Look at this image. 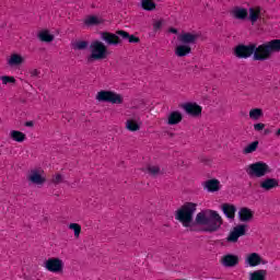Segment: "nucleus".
I'll return each instance as SVG.
<instances>
[{
	"mask_svg": "<svg viewBox=\"0 0 280 280\" xmlns=\"http://www.w3.org/2000/svg\"><path fill=\"white\" fill-rule=\"evenodd\" d=\"M222 264L225 268H233L234 266H237V264H240V257L233 254H228L223 256Z\"/></svg>",
	"mask_w": 280,
	"mask_h": 280,
	"instance_id": "14",
	"label": "nucleus"
},
{
	"mask_svg": "<svg viewBox=\"0 0 280 280\" xmlns=\"http://www.w3.org/2000/svg\"><path fill=\"white\" fill-rule=\"evenodd\" d=\"M40 72L38 70H33L31 72L32 78H36Z\"/></svg>",
	"mask_w": 280,
	"mask_h": 280,
	"instance_id": "40",
	"label": "nucleus"
},
{
	"mask_svg": "<svg viewBox=\"0 0 280 280\" xmlns=\"http://www.w3.org/2000/svg\"><path fill=\"white\" fill-rule=\"evenodd\" d=\"M38 38L42 43H51L54 40V35L49 34V31H42L38 34Z\"/></svg>",
	"mask_w": 280,
	"mask_h": 280,
	"instance_id": "25",
	"label": "nucleus"
},
{
	"mask_svg": "<svg viewBox=\"0 0 280 280\" xmlns=\"http://www.w3.org/2000/svg\"><path fill=\"white\" fill-rule=\"evenodd\" d=\"M147 171H148V174H150L151 176H159L161 174V167L156 165L148 166Z\"/></svg>",
	"mask_w": 280,
	"mask_h": 280,
	"instance_id": "29",
	"label": "nucleus"
},
{
	"mask_svg": "<svg viewBox=\"0 0 280 280\" xmlns=\"http://www.w3.org/2000/svg\"><path fill=\"white\" fill-rule=\"evenodd\" d=\"M246 172L248 176H254L255 178H261L266 176V174H270L272 170H270V166H268L266 162H256V163L249 164Z\"/></svg>",
	"mask_w": 280,
	"mask_h": 280,
	"instance_id": "5",
	"label": "nucleus"
},
{
	"mask_svg": "<svg viewBox=\"0 0 280 280\" xmlns=\"http://www.w3.org/2000/svg\"><path fill=\"white\" fill-rule=\"evenodd\" d=\"M163 27V22L156 21L153 23V30L156 32L158 30H161Z\"/></svg>",
	"mask_w": 280,
	"mask_h": 280,
	"instance_id": "38",
	"label": "nucleus"
},
{
	"mask_svg": "<svg viewBox=\"0 0 280 280\" xmlns=\"http://www.w3.org/2000/svg\"><path fill=\"white\" fill-rule=\"evenodd\" d=\"M103 21L102 19L95 16V15H90L84 20V25L88 27H93L95 25H102Z\"/></svg>",
	"mask_w": 280,
	"mask_h": 280,
	"instance_id": "20",
	"label": "nucleus"
},
{
	"mask_svg": "<svg viewBox=\"0 0 280 280\" xmlns=\"http://www.w3.org/2000/svg\"><path fill=\"white\" fill-rule=\"evenodd\" d=\"M205 189L207 191H220V180L218 179H209L205 183Z\"/></svg>",
	"mask_w": 280,
	"mask_h": 280,
	"instance_id": "19",
	"label": "nucleus"
},
{
	"mask_svg": "<svg viewBox=\"0 0 280 280\" xmlns=\"http://www.w3.org/2000/svg\"><path fill=\"white\" fill-rule=\"evenodd\" d=\"M197 207L198 205L194 202H187L177 211V220L188 231L213 233L222 226V217L217 211L209 209L198 212L194 222V213H196Z\"/></svg>",
	"mask_w": 280,
	"mask_h": 280,
	"instance_id": "1",
	"label": "nucleus"
},
{
	"mask_svg": "<svg viewBox=\"0 0 280 280\" xmlns=\"http://www.w3.org/2000/svg\"><path fill=\"white\" fill-rule=\"evenodd\" d=\"M116 36H120V38H124V40H127V38H130V33L126 31H117Z\"/></svg>",
	"mask_w": 280,
	"mask_h": 280,
	"instance_id": "34",
	"label": "nucleus"
},
{
	"mask_svg": "<svg viewBox=\"0 0 280 280\" xmlns=\"http://www.w3.org/2000/svg\"><path fill=\"white\" fill-rule=\"evenodd\" d=\"M25 126H26V128H32V127H34V121H26Z\"/></svg>",
	"mask_w": 280,
	"mask_h": 280,
	"instance_id": "41",
	"label": "nucleus"
},
{
	"mask_svg": "<svg viewBox=\"0 0 280 280\" xmlns=\"http://www.w3.org/2000/svg\"><path fill=\"white\" fill-rule=\"evenodd\" d=\"M170 32H171L172 34H176V28L172 27V28H170Z\"/></svg>",
	"mask_w": 280,
	"mask_h": 280,
	"instance_id": "42",
	"label": "nucleus"
},
{
	"mask_svg": "<svg viewBox=\"0 0 280 280\" xmlns=\"http://www.w3.org/2000/svg\"><path fill=\"white\" fill-rule=\"evenodd\" d=\"M126 128L127 130H129L130 132H137V130H140V126L137 121H135L133 119H128L126 121Z\"/></svg>",
	"mask_w": 280,
	"mask_h": 280,
	"instance_id": "27",
	"label": "nucleus"
},
{
	"mask_svg": "<svg viewBox=\"0 0 280 280\" xmlns=\"http://www.w3.org/2000/svg\"><path fill=\"white\" fill-rule=\"evenodd\" d=\"M232 16H234V19H246L248 11L246 9L236 8L232 11Z\"/></svg>",
	"mask_w": 280,
	"mask_h": 280,
	"instance_id": "24",
	"label": "nucleus"
},
{
	"mask_svg": "<svg viewBox=\"0 0 280 280\" xmlns=\"http://www.w3.org/2000/svg\"><path fill=\"white\" fill-rule=\"evenodd\" d=\"M167 136H168V137H174V133H172V132L168 131V132H167Z\"/></svg>",
	"mask_w": 280,
	"mask_h": 280,
	"instance_id": "45",
	"label": "nucleus"
},
{
	"mask_svg": "<svg viewBox=\"0 0 280 280\" xmlns=\"http://www.w3.org/2000/svg\"><path fill=\"white\" fill-rule=\"evenodd\" d=\"M183 120V116L180 115V113H176V124H179V121Z\"/></svg>",
	"mask_w": 280,
	"mask_h": 280,
	"instance_id": "39",
	"label": "nucleus"
},
{
	"mask_svg": "<svg viewBox=\"0 0 280 280\" xmlns=\"http://www.w3.org/2000/svg\"><path fill=\"white\" fill-rule=\"evenodd\" d=\"M10 137L13 141H16L18 143H23V141H25V139H26L25 133H23L22 131H19V130H12L10 132Z\"/></svg>",
	"mask_w": 280,
	"mask_h": 280,
	"instance_id": "21",
	"label": "nucleus"
},
{
	"mask_svg": "<svg viewBox=\"0 0 280 280\" xmlns=\"http://www.w3.org/2000/svg\"><path fill=\"white\" fill-rule=\"evenodd\" d=\"M46 180L47 179L43 177V174L38 168L31 170L27 175V182L33 185H45Z\"/></svg>",
	"mask_w": 280,
	"mask_h": 280,
	"instance_id": "9",
	"label": "nucleus"
},
{
	"mask_svg": "<svg viewBox=\"0 0 280 280\" xmlns=\"http://www.w3.org/2000/svg\"><path fill=\"white\" fill-rule=\"evenodd\" d=\"M0 80H2V84H16V79H14V77L2 75Z\"/></svg>",
	"mask_w": 280,
	"mask_h": 280,
	"instance_id": "32",
	"label": "nucleus"
},
{
	"mask_svg": "<svg viewBox=\"0 0 280 280\" xmlns=\"http://www.w3.org/2000/svg\"><path fill=\"white\" fill-rule=\"evenodd\" d=\"M238 218L241 222H248L249 220H253V210L248 208H242L238 211Z\"/></svg>",
	"mask_w": 280,
	"mask_h": 280,
	"instance_id": "17",
	"label": "nucleus"
},
{
	"mask_svg": "<svg viewBox=\"0 0 280 280\" xmlns=\"http://www.w3.org/2000/svg\"><path fill=\"white\" fill-rule=\"evenodd\" d=\"M268 277V271L266 269H258L249 272V280H266Z\"/></svg>",
	"mask_w": 280,
	"mask_h": 280,
	"instance_id": "18",
	"label": "nucleus"
},
{
	"mask_svg": "<svg viewBox=\"0 0 280 280\" xmlns=\"http://www.w3.org/2000/svg\"><path fill=\"white\" fill-rule=\"evenodd\" d=\"M259 14H261V9L259 8L249 9V21L252 23H256L257 19H259Z\"/></svg>",
	"mask_w": 280,
	"mask_h": 280,
	"instance_id": "28",
	"label": "nucleus"
},
{
	"mask_svg": "<svg viewBox=\"0 0 280 280\" xmlns=\"http://www.w3.org/2000/svg\"><path fill=\"white\" fill-rule=\"evenodd\" d=\"M25 62V58L20 54H12L8 59L9 67H21Z\"/></svg>",
	"mask_w": 280,
	"mask_h": 280,
	"instance_id": "15",
	"label": "nucleus"
},
{
	"mask_svg": "<svg viewBox=\"0 0 280 280\" xmlns=\"http://www.w3.org/2000/svg\"><path fill=\"white\" fill-rule=\"evenodd\" d=\"M69 229L74 231V237H80V233H82V226L78 223H70Z\"/></svg>",
	"mask_w": 280,
	"mask_h": 280,
	"instance_id": "30",
	"label": "nucleus"
},
{
	"mask_svg": "<svg viewBox=\"0 0 280 280\" xmlns=\"http://www.w3.org/2000/svg\"><path fill=\"white\" fill-rule=\"evenodd\" d=\"M97 102H107L109 104H124V96L117 92L102 90L96 94Z\"/></svg>",
	"mask_w": 280,
	"mask_h": 280,
	"instance_id": "6",
	"label": "nucleus"
},
{
	"mask_svg": "<svg viewBox=\"0 0 280 280\" xmlns=\"http://www.w3.org/2000/svg\"><path fill=\"white\" fill-rule=\"evenodd\" d=\"M277 187H279V179L277 178H266L260 182V189L262 191H270L277 189Z\"/></svg>",
	"mask_w": 280,
	"mask_h": 280,
	"instance_id": "13",
	"label": "nucleus"
},
{
	"mask_svg": "<svg viewBox=\"0 0 280 280\" xmlns=\"http://www.w3.org/2000/svg\"><path fill=\"white\" fill-rule=\"evenodd\" d=\"M280 51V39H272L257 47V45L252 44L248 46L240 45L235 48L234 54L237 58H250L254 60H268L272 54Z\"/></svg>",
	"mask_w": 280,
	"mask_h": 280,
	"instance_id": "2",
	"label": "nucleus"
},
{
	"mask_svg": "<svg viewBox=\"0 0 280 280\" xmlns=\"http://www.w3.org/2000/svg\"><path fill=\"white\" fill-rule=\"evenodd\" d=\"M182 108L191 117H200L202 115V107L196 103H184Z\"/></svg>",
	"mask_w": 280,
	"mask_h": 280,
	"instance_id": "10",
	"label": "nucleus"
},
{
	"mask_svg": "<svg viewBox=\"0 0 280 280\" xmlns=\"http://www.w3.org/2000/svg\"><path fill=\"white\" fill-rule=\"evenodd\" d=\"M265 135H270V130L269 129H265Z\"/></svg>",
	"mask_w": 280,
	"mask_h": 280,
	"instance_id": "44",
	"label": "nucleus"
},
{
	"mask_svg": "<svg viewBox=\"0 0 280 280\" xmlns=\"http://www.w3.org/2000/svg\"><path fill=\"white\" fill-rule=\"evenodd\" d=\"M102 40H104L107 45H119L121 43V39L119 36L115 33L110 32H103L101 34Z\"/></svg>",
	"mask_w": 280,
	"mask_h": 280,
	"instance_id": "12",
	"label": "nucleus"
},
{
	"mask_svg": "<svg viewBox=\"0 0 280 280\" xmlns=\"http://www.w3.org/2000/svg\"><path fill=\"white\" fill-rule=\"evenodd\" d=\"M243 235H246V225H237L228 236V242H237Z\"/></svg>",
	"mask_w": 280,
	"mask_h": 280,
	"instance_id": "11",
	"label": "nucleus"
},
{
	"mask_svg": "<svg viewBox=\"0 0 280 280\" xmlns=\"http://www.w3.org/2000/svg\"><path fill=\"white\" fill-rule=\"evenodd\" d=\"M264 128H266V124H264V122L254 124V130L256 132H261V130H264Z\"/></svg>",
	"mask_w": 280,
	"mask_h": 280,
	"instance_id": "36",
	"label": "nucleus"
},
{
	"mask_svg": "<svg viewBox=\"0 0 280 280\" xmlns=\"http://www.w3.org/2000/svg\"><path fill=\"white\" fill-rule=\"evenodd\" d=\"M168 125L176 126V112H172L168 117Z\"/></svg>",
	"mask_w": 280,
	"mask_h": 280,
	"instance_id": "35",
	"label": "nucleus"
},
{
	"mask_svg": "<svg viewBox=\"0 0 280 280\" xmlns=\"http://www.w3.org/2000/svg\"><path fill=\"white\" fill-rule=\"evenodd\" d=\"M276 137H280V128L275 132Z\"/></svg>",
	"mask_w": 280,
	"mask_h": 280,
	"instance_id": "43",
	"label": "nucleus"
},
{
	"mask_svg": "<svg viewBox=\"0 0 280 280\" xmlns=\"http://www.w3.org/2000/svg\"><path fill=\"white\" fill-rule=\"evenodd\" d=\"M221 209L226 218H229L230 220L235 219V212L237 211V208H235L233 205L223 203L221 206Z\"/></svg>",
	"mask_w": 280,
	"mask_h": 280,
	"instance_id": "16",
	"label": "nucleus"
},
{
	"mask_svg": "<svg viewBox=\"0 0 280 280\" xmlns=\"http://www.w3.org/2000/svg\"><path fill=\"white\" fill-rule=\"evenodd\" d=\"M90 56L88 57L89 62L91 60H106L108 58V47L101 40H94L90 45Z\"/></svg>",
	"mask_w": 280,
	"mask_h": 280,
	"instance_id": "4",
	"label": "nucleus"
},
{
	"mask_svg": "<svg viewBox=\"0 0 280 280\" xmlns=\"http://www.w3.org/2000/svg\"><path fill=\"white\" fill-rule=\"evenodd\" d=\"M86 47H89V42L86 40H79L73 45V49H79L80 51L86 49Z\"/></svg>",
	"mask_w": 280,
	"mask_h": 280,
	"instance_id": "31",
	"label": "nucleus"
},
{
	"mask_svg": "<svg viewBox=\"0 0 280 280\" xmlns=\"http://www.w3.org/2000/svg\"><path fill=\"white\" fill-rule=\"evenodd\" d=\"M264 117V110L261 108H253L249 110V119L253 121H258Z\"/></svg>",
	"mask_w": 280,
	"mask_h": 280,
	"instance_id": "23",
	"label": "nucleus"
},
{
	"mask_svg": "<svg viewBox=\"0 0 280 280\" xmlns=\"http://www.w3.org/2000/svg\"><path fill=\"white\" fill-rule=\"evenodd\" d=\"M62 180H63L62 175L56 174V175L52 177L51 183H52L54 185H60V183H62Z\"/></svg>",
	"mask_w": 280,
	"mask_h": 280,
	"instance_id": "33",
	"label": "nucleus"
},
{
	"mask_svg": "<svg viewBox=\"0 0 280 280\" xmlns=\"http://www.w3.org/2000/svg\"><path fill=\"white\" fill-rule=\"evenodd\" d=\"M44 268H46L48 272H62V269L65 268V262H62V259L60 258L51 257L45 261Z\"/></svg>",
	"mask_w": 280,
	"mask_h": 280,
	"instance_id": "7",
	"label": "nucleus"
},
{
	"mask_svg": "<svg viewBox=\"0 0 280 280\" xmlns=\"http://www.w3.org/2000/svg\"><path fill=\"white\" fill-rule=\"evenodd\" d=\"M128 43H140L141 39H139V37L135 36V35H129V37H127Z\"/></svg>",
	"mask_w": 280,
	"mask_h": 280,
	"instance_id": "37",
	"label": "nucleus"
},
{
	"mask_svg": "<svg viewBox=\"0 0 280 280\" xmlns=\"http://www.w3.org/2000/svg\"><path fill=\"white\" fill-rule=\"evenodd\" d=\"M245 264L250 268H257V266H266V264H268V260H264V258H261V256L257 253H252L247 255Z\"/></svg>",
	"mask_w": 280,
	"mask_h": 280,
	"instance_id": "8",
	"label": "nucleus"
},
{
	"mask_svg": "<svg viewBox=\"0 0 280 280\" xmlns=\"http://www.w3.org/2000/svg\"><path fill=\"white\" fill-rule=\"evenodd\" d=\"M141 8L145 12H153V10H156V3L152 0H141Z\"/></svg>",
	"mask_w": 280,
	"mask_h": 280,
	"instance_id": "22",
	"label": "nucleus"
},
{
	"mask_svg": "<svg viewBox=\"0 0 280 280\" xmlns=\"http://www.w3.org/2000/svg\"><path fill=\"white\" fill-rule=\"evenodd\" d=\"M259 148V141H254L243 149L244 154H253Z\"/></svg>",
	"mask_w": 280,
	"mask_h": 280,
	"instance_id": "26",
	"label": "nucleus"
},
{
	"mask_svg": "<svg viewBox=\"0 0 280 280\" xmlns=\"http://www.w3.org/2000/svg\"><path fill=\"white\" fill-rule=\"evenodd\" d=\"M179 45L176 47V56L183 58L191 54V45H196L198 34L196 33H182L178 35Z\"/></svg>",
	"mask_w": 280,
	"mask_h": 280,
	"instance_id": "3",
	"label": "nucleus"
}]
</instances>
